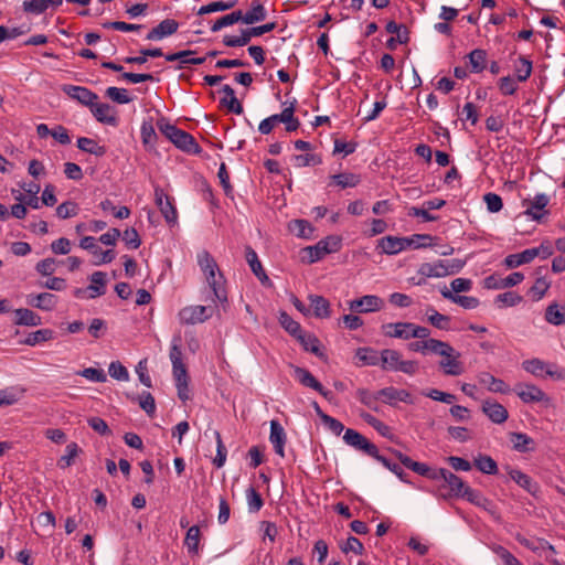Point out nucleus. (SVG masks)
Segmentation results:
<instances>
[{
    "instance_id": "f257e3e1",
    "label": "nucleus",
    "mask_w": 565,
    "mask_h": 565,
    "mask_svg": "<svg viewBox=\"0 0 565 565\" xmlns=\"http://www.w3.org/2000/svg\"><path fill=\"white\" fill-rule=\"evenodd\" d=\"M198 264L205 276V280L210 288L213 290L214 297L220 302L227 300L224 290V277L215 259L207 250H202L198 254Z\"/></svg>"
},
{
    "instance_id": "f03ea898",
    "label": "nucleus",
    "mask_w": 565,
    "mask_h": 565,
    "mask_svg": "<svg viewBox=\"0 0 565 565\" xmlns=\"http://www.w3.org/2000/svg\"><path fill=\"white\" fill-rule=\"evenodd\" d=\"M435 354L441 358L438 365L445 375L459 376L465 373L461 353L448 342L441 341Z\"/></svg>"
},
{
    "instance_id": "7ed1b4c3",
    "label": "nucleus",
    "mask_w": 565,
    "mask_h": 565,
    "mask_svg": "<svg viewBox=\"0 0 565 565\" xmlns=\"http://www.w3.org/2000/svg\"><path fill=\"white\" fill-rule=\"evenodd\" d=\"M342 238L338 235H329L320 239L313 246H307L301 249V259L308 264H313L322 259L326 255L337 253L341 249Z\"/></svg>"
},
{
    "instance_id": "20e7f679",
    "label": "nucleus",
    "mask_w": 565,
    "mask_h": 565,
    "mask_svg": "<svg viewBox=\"0 0 565 565\" xmlns=\"http://www.w3.org/2000/svg\"><path fill=\"white\" fill-rule=\"evenodd\" d=\"M380 362L382 369L385 371L403 372L408 375H414L419 370L417 361L403 360L402 353L392 349L381 351Z\"/></svg>"
},
{
    "instance_id": "39448f33",
    "label": "nucleus",
    "mask_w": 565,
    "mask_h": 565,
    "mask_svg": "<svg viewBox=\"0 0 565 565\" xmlns=\"http://www.w3.org/2000/svg\"><path fill=\"white\" fill-rule=\"evenodd\" d=\"M161 132L178 148L189 153H199L200 147L196 143L195 139L173 125L164 124L159 126Z\"/></svg>"
},
{
    "instance_id": "423d86ee",
    "label": "nucleus",
    "mask_w": 565,
    "mask_h": 565,
    "mask_svg": "<svg viewBox=\"0 0 565 565\" xmlns=\"http://www.w3.org/2000/svg\"><path fill=\"white\" fill-rule=\"evenodd\" d=\"M429 235L416 234L412 237L385 236L379 241L377 247L386 255H396L415 243V239H430Z\"/></svg>"
},
{
    "instance_id": "0eeeda50",
    "label": "nucleus",
    "mask_w": 565,
    "mask_h": 565,
    "mask_svg": "<svg viewBox=\"0 0 565 565\" xmlns=\"http://www.w3.org/2000/svg\"><path fill=\"white\" fill-rule=\"evenodd\" d=\"M439 480L444 481V484L439 487V497L443 499H449L452 497L459 498L462 494L463 489L466 488L465 481L452 473L451 471L439 468L438 469Z\"/></svg>"
},
{
    "instance_id": "6e6552de",
    "label": "nucleus",
    "mask_w": 565,
    "mask_h": 565,
    "mask_svg": "<svg viewBox=\"0 0 565 565\" xmlns=\"http://www.w3.org/2000/svg\"><path fill=\"white\" fill-rule=\"evenodd\" d=\"M212 313L205 306H186L179 311L178 318L181 324H196L210 319Z\"/></svg>"
},
{
    "instance_id": "1a4fd4ad",
    "label": "nucleus",
    "mask_w": 565,
    "mask_h": 565,
    "mask_svg": "<svg viewBox=\"0 0 565 565\" xmlns=\"http://www.w3.org/2000/svg\"><path fill=\"white\" fill-rule=\"evenodd\" d=\"M349 309L358 313H371L384 308V300L376 295H365L348 302Z\"/></svg>"
},
{
    "instance_id": "9d476101",
    "label": "nucleus",
    "mask_w": 565,
    "mask_h": 565,
    "mask_svg": "<svg viewBox=\"0 0 565 565\" xmlns=\"http://www.w3.org/2000/svg\"><path fill=\"white\" fill-rule=\"evenodd\" d=\"M343 440L347 445L358 450H362L371 457L377 456V447L354 429L348 428L344 431Z\"/></svg>"
},
{
    "instance_id": "9b49d317",
    "label": "nucleus",
    "mask_w": 565,
    "mask_h": 565,
    "mask_svg": "<svg viewBox=\"0 0 565 565\" xmlns=\"http://www.w3.org/2000/svg\"><path fill=\"white\" fill-rule=\"evenodd\" d=\"M79 247L90 252L95 257V265L108 264L115 258V253L111 249L103 250L93 236L83 237L79 242Z\"/></svg>"
},
{
    "instance_id": "f8f14e48",
    "label": "nucleus",
    "mask_w": 565,
    "mask_h": 565,
    "mask_svg": "<svg viewBox=\"0 0 565 565\" xmlns=\"http://www.w3.org/2000/svg\"><path fill=\"white\" fill-rule=\"evenodd\" d=\"M282 106L284 108L280 114L271 115L275 125L281 122L285 124L286 131H296L300 126L299 119L295 117L296 100L290 103L285 102Z\"/></svg>"
},
{
    "instance_id": "ddd939ff",
    "label": "nucleus",
    "mask_w": 565,
    "mask_h": 565,
    "mask_svg": "<svg viewBox=\"0 0 565 565\" xmlns=\"http://www.w3.org/2000/svg\"><path fill=\"white\" fill-rule=\"evenodd\" d=\"M548 203L550 198L544 193L536 194L533 199H525L522 202L525 206L524 214L534 221H540L546 213L544 209Z\"/></svg>"
},
{
    "instance_id": "4468645a",
    "label": "nucleus",
    "mask_w": 565,
    "mask_h": 565,
    "mask_svg": "<svg viewBox=\"0 0 565 565\" xmlns=\"http://www.w3.org/2000/svg\"><path fill=\"white\" fill-rule=\"evenodd\" d=\"M154 199H156V204L158 205V207H159L161 214L163 215V217L166 218V221L169 224L174 225L178 220V213H177V210L173 206L170 198L167 196L161 189L157 188L154 190Z\"/></svg>"
},
{
    "instance_id": "2eb2a0df",
    "label": "nucleus",
    "mask_w": 565,
    "mask_h": 565,
    "mask_svg": "<svg viewBox=\"0 0 565 565\" xmlns=\"http://www.w3.org/2000/svg\"><path fill=\"white\" fill-rule=\"evenodd\" d=\"M379 395L381 396V399L390 406H396L398 402L413 404L412 395L406 390L390 386L380 390Z\"/></svg>"
},
{
    "instance_id": "dca6fc26",
    "label": "nucleus",
    "mask_w": 565,
    "mask_h": 565,
    "mask_svg": "<svg viewBox=\"0 0 565 565\" xmlns=\"http://www.w3.org/2000/svg\"><path fill=\"white\" fill-rule=\"evenodd\" d=\"M514 391L524 403H539L547 399L546 394L534 384L520 383Z\"/></svg>"
},
{
    "instance_id": "f3484780",
    "label": "nucleus",
    "mask_w": 565,
    "mask_h": 565,
    "mask_svg": "<svg viewBox=\"0 0 565 565\" xmlns=\"http://www.w3.org/2000/svg\"><path fill=\"white\" fill-rule=\"evenodd\" d=\"M63 92L71 98L88 107L93 106L98 99V96L94 92L83 86L66 85L63 87Z\"/></svg>"
},
{
    "instance_id": "a211bd4d",
    "label": "nucleus",
    "mask_w": 565,
    "mask_h": 565,
    "mask_svg": "<svg viewBox=\"0 0 565 565\" xmlns=\"http://www.w3.org/2000/svg\"><path fill=\"white\" fill-rule=\"evenodd\" d=\"M179 24L175 20L166 19L153 28L148 34L147 40L158 41L166 36L172 35L178 31Z\"/></svg>"
},
{
    "instance_id": "6ab92c4d",
    "label": "nucleus",
    "mask_w": 565,
    "mask_h": 565,
    "mask_svg": "<svg viewBox=\"0 0 565 565\" xmlns=\"http://www.w3.org/2000/svg\"><path fill=\"white\" fill-rule=\"evenodd\" d=\"M269 440L274 446V449L278 456L281 458L285 457V443H286V433L284 430V427L277 422L271 420L270 422V435Z\"/></svg>"
},
{
    "instance_id": "aec40b11",
    "label": "nucleus",
    "mask_w": 565,
    "mask_h": 565,
    "mask_svg": "<svg viewBox=\"0 0 565 565\" xmlns=\"http://www.w3.org/2000/svg\"><path fill=\"white\" fill-rule=\"evenodd\" d=\"M482 412L495 424H502L508 419L507 408L492 401H484L482 404Z\"/></svg>"
},
{
    "instance_id": "412c9836",
    "label": "nucleus",
    "mask_w": 565,
    "mask_h": 565,
    "mask_svg": "<svg viewBox=\"0 0 565 565\" xmlns=\"http://www.w3.org/2000/svg\"><path fill=\"white\" fill-rule=\"evenodd\" d=\"M478 382L488 391L493 393L507 394L510 392V387L504 383V381L494 377L492 374L488 372L480 373L478 375Z\"/></svg>"
},
{
    "instance_id": "4be33fe9",
    "label": "nucleus",
    "mask_w": 565,
    "mask_h": 565,
    "mask_svg": "<svg viewBox=\"0 0 565 565\" xmlns=\"http://www.w3.org/2000/svg\"><path fill=\"white\" fill-rule=\"evenodd\" d=\"M90 110L94 117L103 124L116 125L117 118L114 109L110 105L105 103H97V100L90 106Z\"/></svg>"
},
{
    "instance_id": "5701e85b",
    "label": "nucleus",
    "mask_w": 565,
    "mask_h": 565,
    "mask_svg": "<svg viewBox=\"0 0 565 565\" xmlns=\"http://www.w3.org/2000/svg\"><path fill=\"white\" fill-rule=\"evenodd\" d=\"M296 379L303 385L315 391L319 392L326 398L329 396L330 392L326 391L323 386L316 380V377L306 369L296 367L295 370Z\"/></svg>"
},
{
    "instance_id": "b1692460",
    "label": "nucleus",
    "mask_w": 565,
    "mask_h": 565,
    "mask_svg": "<svg viewBox=\"0 0 565 565\" xmlns=\"http://www.w3.org/2000/svg\"><path fill=\"white\" fill-rule=\"evenodd\" d=\"M409 322H390L382 326V332L390 338L408 340L411 339Z\"/></svg>"
},
{
    "instance_id": "393cba45",
    "label": "nucleus",
    "mask_w": 565,
    "mask_h": 565,
    "mask_svg": "<svg viewBox=\"0 0 565 565\" xmlns=\"http://www.w3.org/2000/svg\"><path fill=\"white\" fill-rule=\"evenodd\" d=\"M440 294L445 299H448L465 309H475L479 306V300L476 297L455 295L446 286L440 289Z\"/></svg>"
},
{
    "instance_id": "a878e982",
    "label": "nucleus",
    "mask_w": 565,
    "mask_h": 565,
    "mask_svg": "<svg viewBox=\"0 0 565 565\" xmlns=\"http://www.w3.org/2000/svg\"><path fill=\"white\" fill-rule=\"evenodd\" d=\"M28 303L41 310L51 311L56 306L57 298L50 292H42L35 296L30 295Z\"/></svg>"
},
{
    "instance_id": "bb28decb",
    "label": "nucleus",
    "mask_w": 565,
    "mask_h": 565,
    "mask_svg": "<svg viewBox=\"0 0 565 565\" xmlns=\"http://www.w3.org/2000/svg\"><path fill=\"white\" fill-rule=\"evenodd\" d=\"M221 90L224 94L220 100L221 105L226 107L228 111L241 115L243 106L236 98L234 89L230 85H224Z\"/></svg>"
},
{
    "instance_id": "cd10ccee",
    "label": "nucleus",
    "mask_w": 565,
    "mask_h": 565,
    "mask_svg": "<svg viewBox=\"0 0 565 565\" xmlns=\"http://www.w3.org/2000/svg\"><path fill=\"white\" fill-rule=\"evenodd\" d=\"M88 288V299H95L106 292V274L103 271H94L90 277Z\"/></svg>"
},
{
    "instance_id": "c85d7f7f",
    "label": "nucleus",
    "mask_w": 565,
    "mask_h": 565,
    "mask_svg": "<svg viewBox=\"0 0 565 565\" xmlns=\"http://www.w3.org/2000/svg\"><path fill=\"white\" fill-rule=\"evenodd\" d=\"M510 478L518 483L521 488H523L525 491L531 493L532 495H535L540 487L536 482H534L527 475L523 473L520 470L512 469L509 472Z\"/></svg>"
},
{
    "instance_id": "c756f323",
    "label": "nucleus",
    "mask_w": 565,
    "mask_h": 565,
    "mask_svg": "<svg viewBox=\"0 0 565 565\" xmlns=\"http://www.w3.org/2000/svg\"><path fill=\"white\" fill-rule=\"evenodd\" d=\"M418 274L423 276V279L417 281L416 285L425 284L426 278H440L443 275V264L441 259L434 263H423L418 267Z\"/></svg>"
},
{
    "instance_id": "7c9ffc66",
    "label": "nucleus",
    "mask_w": 565,
    "mask_h": 565,
    "mask_svg": "<svg viewBox=\"0 0 565 565\" xmlns=\"http://www.w3.org/2000/svg\"><path fill=\"white\" fill-rule=\"evenodd\" d=\"M308 300L315 317L323 319L330 317V302L322 296L309 295Z\"/></svg>"
},
{
    "instance_id": "2f4dec72",
    "label": "nucleus",
    "mask_w": 565,
    "mask_h": 565,
    "mask_svg": "<svg viewBox=\"0 0 565 565\" xmlns=\"http://www.w3.org/2000/svg\"><path fill=\"white\" fill-rule=\"evenodd\" d=\"M522 367L534 376H543L544 374L554 376L555 373L550 369L548 364L540 359L525 360Z\"/></svg>"
},
{
    "instance_id": "473e14b6",
    "label": "nucleus",
    "mask_w": 565,
    "mask_h": 565,
    "mask_svg": "<svg viewBox=\"0 0 565 565\" xmlns=\"http://www.w3.org/2000/svg\"><path fill=\"white\" fill-rule=\"evenodd\" d=\"M245 257H246V260H247L252 271L258 277V279L263 284L266 281H269V278L266 275V273L264 271L263 266L258 259L256 252L252 247L247 246L245 248Z\"/></svg>"
},
{
    "instance_id": "72a5a7b5",
    "label": "nucleus",
    "mask_w": 565,
    "mask_h": 565,
    "mask_svg": "<svg viewBox=\"0 0 565 565\" xmlns=\"http://www.w3.org/2000/svg\"><path fill=\"white\" fill-rule=\"evenodd\" d=\"M18 326L36 327L42 323L41 317L30 309L21 308L14 311Z\"/></svg>"
},
{
    "instance_id": "f704fd0d",
    "label": "nucleus",
    "mask_w": 565,
    "mask_h": 565,
    "mask_svg": "<svg viewBox=\"0 0 565 565\" xmlns=\"http://www.w3.org/2000/svg\"><path fill=\"white\" fill-rule=\"evenodd\" d=\"M266 17L267 11L265 7L259 1H253L250 9L244 13V23L255 24L257 22L264 21Z\"/></svg>"
},
{
    "instance_id": "c9c22d12",
    "label": "nucleus",
    "mask_w": 565,
    "mask_h": 565,
    "mask_svg": "<svg viewBox=\"0 0 565 565\" xmlns=\"http://www.w3.org/2000/svg\"><path fill=\"white\" fill-rule=\"evenodd\" d=\"M441 340L437 339H426V340H418L415 342H412L408 344V349L413 352H418L424 355L428 353L435 354L438 350V347L440 344Z\"/></svg>"
},
{
    "instance_id": "e433bc0d",
    "label": "nucleus",
    "mask_w": 565,
    "mask_h": 565,
    "mask_svg": "<svg viewBox=\"0 0 565 565\" xmlns=\"http://www.w3.org/2000/svg\"><path fill=\"white\" fill-rule=\"evenodd\" d=\"M545 319L548 323L561 326L565 323V305L551 303L545 311Z\"/></svg>"
},
{
    "instance_id": "4c0bfd02",
    "label": "nucleus",
    "mask_w": 565,
    "mask_h": 565,
    "mask_svg": "<svg viewBox=\"0 0 565 565\" xmlns=\"http://www.w3.org/2000/svg\"><path fill=\"white\" fill-rule=\"evenodd\" d=\"M288 230L300 238H310L313 234L312 225L306 220H292L288 224Z\"/></svg>"
},
{
    "instance_id": "58836bf2",
    "label": "nucleus",
    "mask_w": 565,
    "mask_h": 565,
    "mask_svg": "<svg viewBox=\"0 0 565 565\" xmlns=\"http://www.w3.org/2000/svg\"><path fill=\"white\" fill-rule=\"evenodd\" d=\"M201 540V532L200 527L198 525H192L188 529L185 539H184V545L188 550V552L192 555L199 554V544Z\"/></svg>"
},
{
    "instance_id": "ea45409f",
    "label": "nucleus",
    "mask_w": 565,
    "mask_h": 565,
    "mask_svg": "<svg viewBox=\"0 0 565 565\" xmlns=\"http://www.w3.org/2000/svg\"><path fill=\"white\" fill-rule=\"evenodd\" d=\"M534 252L527 248L519 254L508 255L504 259V264L509 268H515L523 264H529L534 259Z\"/></svg>"
},
{
    "instance_id": "a19ab883",
    "label": "nucleus",
    "mask_w": 565,
    "mask_h": 565,
    "mask_svg": "<svg viewBox=\"0 0 565 565\" xmlns=\"http://www.w3.org/2000/svg\"><path fill=\"white\" fill-rule=\"evenodd\" d=\"M461 498H465L470 503L483 508L486 510L489 509L491 505V501L484 498L479 491L473 490L469 486H466V488L462 491Z\"/></svg>"
},
{
    "instance_id": "79ce46f5",
    "label": "nucleus",
    "mask_w": 565,
    "mask_h": 565,
    "mask_svg": "<svg viewBox=\"0 0 565 565\" xmlns=\"http://www.w3.org/2000/svg\"><path fill=\"white\" fill-rule=\"evenodd\" d=\"M510 440L513 444V448L520 452H526L532 450L533 439L522 433H511Z\"/></svg>"
},
{
    "instance_id": "37998d69",
    "label": "nucleus",
    "mask_w": 565,
    "mask_h": 565,
    "mask_svg": "<svg viewBox=\"0 0 565 565\" xmlns=\"http://www.w3.org/2000/svg\"><path fill=\"white\" fill-rule=\"evenodd\" d=\"M193 54L192 51H180L166 55V60L169 62L180 61L181 64H193L200 65L205 62V57H190Z\"/></svg>"
},
{
    "instance_id": "c03bdc74",
    "label": "nucleus",
    "mask_w": 565,
    "mask_h": 565,
    "mask_svg": "<svg viewBox=\"0 0 565 565\" xmlns=\"http://www.w3.org/2000/svg\"><path fill=\"white\" fill-rule=\"evenodd\" d=\"M77 147L85 152L102 157L106 153V149L99 146L94 139L81 137L77 139Z\"/></svg>"
},
{
    "instance_id": "a18cd8bd",
    "label": "nucleus",
    "mask_w": 565,
    "mask_h": 565,
    "mask_svg": "<svg viewBox=\"0 0 565 565\" xmlns=\"http://www.w3.org/2000/svg\"><path fill=\"white\" fill-rule=\"evenodd\" d=\"M356 397L363 405L375 412L379 411L377 401L381 399L379 391L376 393H372L366 388H359L356 391Z\"/></svg>"
},
{
    "instance_id": "49530a36",
    "label": "nucleus",
    "mask_w": 565,
    "mask_h": 565,
    "mask_svg": "<svg viewBox=\"0 0 565 565\" xmlns=\"http://www.w3.org/2000/svg\"><path fill=\"white\" fill-rule=\"evenodd\" d=\"M427 313L428 322L435 328L440 330H448L450 328V318L448 316L439 313L434 308H429Z\"/></svg>"
},
{
    "instance_id": "de8ad7c7",
    "label": "nucleus",
    "mask_w": 565,
    "mask_h": 565,
    "mask_svg": "<svg viewBox=\"0 0 565 565\" xmlns=\"http://www.w3.org/2000/svg\"><path fill=\"white\" fill-rule=\"evenodd\" d=\"M475 466L483 473L495 475L498 472L497 462L487 455H480L475 459Z\"/></svg>"
},
{
    "instance_id": "09e8293b",
    "label": "nucleus",
    "mask_w": 565,
    "mask_h": 565,
    "mask_svg": "<svg viewBox=\"0 0 565 565\" xmlns=\"http://www.w3.org/2000/svg\"><path fill=\"white\" fill-rule=\"evenodd\" d=\"M53 337L54 332L51 329H40L31 332L22 343L33 347L38 343L50 341Z\"/></svg>"
},
{
    "instance_id": "8fccbe9b",
    "label": "nucleus",
    "mask_w": 565,
    "mask_h": 565,
    "mask_svg": "<svg viewBox=\"0 0 565 565\" xmlns=\"http://www.w3.org/2000/svg\"><path fill=\"white\" fill-rule=\"evenodd\" d=\"M331 179L341 189L354 188L360 183V177L349 172L334 174Z\"/></svg>"
},
{
    "instance_id": "3c124183",
    "label": "nucleus",
    "mask_w": 565,
    "mask_h": 565,
    "mask_svg": "<svg viewBox=\"0 0 565 565\" xmlns=\"http://www.w3.org/2000/svg\"><path fill=\"white\" fill-rule=\"evenodd\" d=\"M279 323L288 333L296 338L302 332L300 324L285 311L279 313Z\"/></svg>"
},
{
    "instance_id": "603ef678",
    "label": "nucleus",
    "mask_w": 565,
    "mask_h": 565,
    "mask_svg": "<svg viewBox=\"0 0 565 565\" xmlns=\"http://www.w3.org/2000/svg\"><path fill=\"white\" fill-rule=\"evenodd\" d=\"M487 53L483 50L476 49L469 54L471 70L475 73L482 72L486 67Z\"/></svg>"
},
{
    "instance_id": "864d4df0",
    "label": "nucleus",
    "mask_w": 565,
    "mask_h": 565,
    "mask_svg": "<svg viewBox=\"0 0 565 565\" xmlns=\"http://www.w3.org/2000/svg\"><path fill=\"white\" fill-rule=\"evenodd\" d=\"M522 300L523 298L514 291H507L495 297V303H498L499 307H514Z\"/></svg>"
},
{
    "instance_id": "5fc2aeb1",
    "label": "nucleus",
    "mask_w": 565,
    "mask_h": 565,
    "mask_svg": "<svg viewBox=\"0 0 565 565\" xmlns=\"http://www.w3.org/2000/svg\"><path fill=\"white\" fill-rule=\"evenodd\" d=\"M306 351H309L316 355H321L319 340L312 334H302L297 337Z\"/></svg>"
},
{
    "instance_id": "6e6d98bb",
    "label": "nucleus",
    "mask_w": 565,
    "mask_h": 565,
    "mask_svg": "<svg viewBox=\"0 0 565 565\" xmlns=\"http://www.w3.org/2000/svg\"><path fill=\"white\" fill-rule=\"evenodd\" d=\"M551 286V281L545 277L536 278L534 285L530 289V294L532 295L534 300H541Z\"/></svg>"
},
{
    "instance_id": "4d7b16f0",
    "label": "nucleus",
    "mask_w": 565,
    "mask_h": 565,
    "mask_svg": "<svg viewBox=\"0 0 565 565\" xmlns=\"http://www.w3.org/2000/svg\"><path fill=\"white\" fill-rule=\"evenodd\" d=\"M234 6H235V1H230V2L214 1L206 6H202L199 9L198 14L203 15V14L217 12V11H226V10L232 9Z\"/></svg>"
},
{
    "instance_id": "13d9d810",
    "label": "nucleus",
    "mask_w": 565,
    "mask_h": 565,
    "mask_svg": "<svg viewBox=\"0 0 565 565\" xmlns=\"http://www.w3.org/2000/svg\"><path fill=\"white\" fill-rule=\"evenodd\" d=\"M106 96L118 104H128L132 100V98L128 95L127 89L114 86L106 89Z\"/></svg>"
},
{
    "instance_id": "bf43d9fd",
    "label": "nucleus",
    "mask_w": 565,
    "mask_h": 565,
    "mask_svg": "<svg viewBox=\"0 0 565 565\" xmlns=\"http://www.w3.org/2000/svg\"><path fill=\"white\" fill-rule=\"evenodd\" d=\"M360 416L365 423H367L370 426H372L382 436L388 435L390 427L386 424H384L383 422H381L380 419H377L376 417H374L373 415H371L370 413L361 412Z\"/></svg>"
},
{
    "instance_id": "052dcab7",
    "label": "nucleus",
    "mask_w": 565,
    "mask_h": 565,
    "mask_svg": "<svg viewBox=\"0 0 565 565\" xmlns=\"http://www.w3.org/2000/svg\"><path fill=\"white\" fill-rule=\"evenodd\" d=\"M356 358L365 365H377L380 363V356L376 351L369 348L358 349Z\"/></svg>"
},
{
    "instance_id": "680f3d73",
    "label": "nucleus",
    "mask_w": 565,
    "mask_h": 565,
    "mask_svg": "<svg viewBox=\"0 0 565 565\" xmlns=\"http://www.w3.org/2000/svg\"><path fill=\"white\" fill-rule=\"evenodd\" d=\"M214 436L216 439V456L213 459V463L216 468H222L226 461L227 451L223 444L221 434L217 430H215Z\"/></svg>"
},
{
    "instance_id": "e2e57ef3",
    "label": "nucleus",
    "mask_w": 565,
    "mask_h": 565,
    "mask_svg": "<svg viewBox=\"0 0 565 565\" xmlns=\"http://www.w3.org/2000/svg\"><path fill=\"white\" fill-rule=\"evenodd\" d=\"M444 277L459 273L466 262L459 258L441 259Z\"/></svg>"
},
{
    "instance_id": "0e129e2a",
    "label": "nucleus",
    "mask_w": 565,
    "mask_h": 565,
    "mask_svg": "<svg viewBox=\"0 0 565 565\" xmlns=\"http://www.w3.org/2000/svg\"><path fill=\"white\" fill-rule=\"evenodd\" d=\"M79 448L77 444L71 443L66 446V454L62 456L57 462L58 467L62 469H65L70 467L73 462L75 457L78 455Z\"/></svg>"
},
{
    "instance_id": "69168bd1",
    "label": "nucleus",
    "mask_w": 565,
    "mask_h": 565,
    "mask_svg": "<svg viewBox=\"0 0 565 565\" xmlns=\"http://www.w3.org/2000/svg\"><path fill=\"white\" fill-rule=\"evenodd\" d=\"M250 39H252V36L249 34V31L244 30V31H242V34L239 36H235V35L224 36L223 43L230 47H237V46H244V45L248 44Z\"/></svg>"
},
{
    "instance_id": "338daca9",
    "label": "nucleus",
    "mask_w": 565,
    "mask_h": 565,
    "mask_svg": "<svg viewBox=\"0 0 565 565\" xmlns=\"http://www.w3.org/2000/svg\"><path fill=\"white\" fill-rule=\"evenodd\" d=\"M246 499H247L248 510L250 512H258L264 504L260 494L254 488H249L246 491Z\"/></svg>"
},
{
    "instance_id": "774afa93",
    "label": "nucleus",
    "mask_w": 565,
    "mask_h": 565,
    "mask_svg": "<svg viewBox=\"0 0 565 565\" xmlns=\"http://www.w3.org/2000/svg\"><path fill=\"white\" fill-rule=\"evenodd\" d=\"M22 7L25 12L33 14H41L49 8L46 0H25Z\"/></svg>"
}]
</instances>
